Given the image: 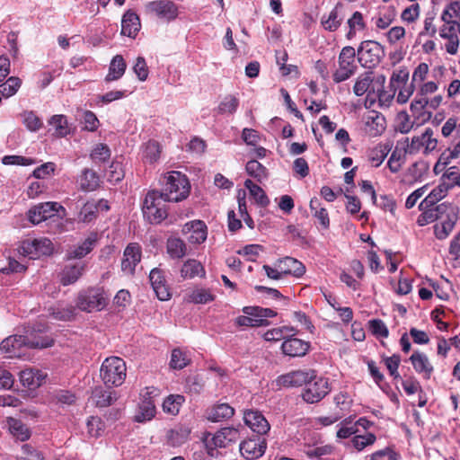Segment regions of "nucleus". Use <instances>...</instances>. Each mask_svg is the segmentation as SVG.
<instances>
[{
	"mask_svg": "<svg viewBox=\"0 0 460 460\" xmlns=\"http://www.w3.org/2000/svg\"><path fill=\"white\" fill-rule=\"evenodd\" d=\"M163 189L160 195L165 200L179 202L185 199L190 193V185L187 177L180 172H171L162 181Z\"/></svg>",
	"mask_w": 460,
	"mask_h": 460,
	"instance_id": "f257e3e1",
	"label": "nucleus"
},
{
	"mask_svg": "<svg viewBox=\"0 0 460 460\" xmlns=\"http://www.w3.org/2000/svg\"><path fill=\"white\" fill-rule=\"evenodd\" d=\"M127 367L125 361L119 357L107 358L100 369V376L108 386H119L126 378Z\"/></svg>",
	"mask_w": 460,
	"mask_h": 460,
	"instance_id": "f03ea898",
	"label": "nucleus"
},
{
	"mask_svg": "<svg viewBox=\"0 0 460 460\" xmlns=\"http://www.w3.org/2000/svg\"><path fill=\"white\" fill-rule=\"evenodd\" d=\"M166 201L160 191H148L142 208L144 217L151 224H160L168 215Z\"/></svg>",
	"mask_w": 460,
	"mask_h": 460,
	"instance_id": "7ed1b4c3",
	"label": "nucleus"
},
{
	"mask_svg": "<svg viewBox=\"0 0 460 460\" xmlns=\"http://www.w3.org/2000/svg\"><path fill=\"white\" fill-rule=\"evenodd\" d=\"M107 305V296L100 288H89L79 292L76 298V307L81 311L91 313L101 311Z\"/></svg>",
	"mask_w": 460,
	"mask_h": 460,
	"instance_id": "20e7f679",
	"label": "nucleus"
},
{
	"mask_svg": "<svg viewBox=\"0 0 460 460\" xmlns=\"http://www.w3.org/2000/svg\"><path fill=\"white\" fill-rule=\"evenodd\" d=\"M358 60L363 67L374 68L385 57V50L381 44L375 40H365L359 45Z\"/></svg>",
	"mask_w": 460,
	"mask_h": 460,
	"instance_id": "39448f33",
	"label": "nucleus"
},
{
	"mask_svg": "<svg viewBox=\"0 0 460 460\" xmlns=\"http://www.w3.org/2000/svg\"><path fill=\"white\" fill-rule=\"evenodd\" d=\"M48 343H38L33 340L24 338V335H12L5 338L0 344V349L9 358H24L27 347L44 346Z\"/></svg>",
	"mask_w": 460,
	"mask_h": 460,
	"instance_id": "423d86ee",
	"label": "nucleus"
},
{
	"mask_svg": "<svg viewBox=\"0 0 460 460\" xmlns=\"http://www.w3.org/2000/svg\"><path fill=\"white\" fill-rule=\"evenodd\" d=\"M356 51L352 47H344L339 55V67L333 73L332 78L335 83H341L352 76L357 71L355 64Z\"/></svg>",
	"mask_w": 460,
	"mask_h": 460,
	"instance_id": "0eeeda50",
	"label": "nucleus"
},
{
	"mask_svg": "<svg viewBox=\"0 0 460 460\" xmlns=\"http://www.w3.org/2000/svg\"><path fill=\"white\" fill-rule=\"evenodd\" d=\"M53 243L48 238L25 240L18 249L19 254L37 259L40 256L50 255L53 252Z\"/></svg>",
	"mask_w": 460,
	"mask_h": 460,
	"instance_id": "6e6552de",
	"label": "nucleus"
},
{
	"mask_svg": "<svg viewBox=\"0 0 460 460\" xmlns=\"http://www.w3.org/2000/svg\"><path fill=\"white\" fill-rule=\"evenodd\" d=\"M433 135L434 132L432 128H427L420 136L413 137L411 143H409V138L407 137L405 139L407 146L404 148V153L416 154L423 148V153L425 155L429 154L435 150L438 146V140L433 137Z\"/></svg>",
	"mask_w": 460,
	"mask_h": 460,
	"instance_id": "1a4fd4ad",
	"label": "nucleus"
},
{
	"mask_svg": "<svg viewBox=\"0 0 460 460\" xmlns=\"http://www.w3.org/2000/svg\"><path fill=\"white\" fill-rule=\"evenodd\" d=\"M330 391L331 389L329 387L327 379L323 377H316L314 375V378L311 381H308L307 385H305V389L302 394V397L305 402L308 403H314L324 398L330 393Z\"/></svg>",
	"mask_w": 460,
	"mask_h": 460,
	"instance_id": "9d476101",
	"label": "nucleus"
},
{
	"mask_svg": "<svg viewBox=\"0 0 460 460\" xmlns=\"http://www.w3.org/2000/svg\"><path fill=\"white\" fill-rule=\"evenodd\" d=\"M239 439V430L233 427H226L218 430L212 438V445L206 443L208 454L210 456H216L217 447H226L230 443H234Z\"/></svg>",
	"mask_w": 460,
	"mask_h": 460,
	"instance_id": "9b49d317",
	"label": "nucleus"
},
{
	"mask_svg": "<svg viewBox=\"0 0 460 460\" xmlns=\"http://www.w3.org/2000/svg\"><path fill=\"white\" fill-rule=\"evenodd\" d=\"M156 392L157 390L153 387H146L141 394L142 400L138 406V411L135 415L137 422H145L155 417V404L153 398L156 395Z\"/></svg>",
	"mask_w": 460,
	"mask_h": 460,
	"instance_id": "f8f14e48",
	"label": "nucleus"
},
{
	"mask_svg": "<svg viewBox=\"0 0 460 460\" xmlns=\"http://www.w3.org/2000/svg\"><path fill=\"white\" fill-rule=\"evenodd\" d=\"M98 243V234L91 232L87 237L66 250V260H80L89 254Z\"/></svg>",
	"mask_w": 460,
	"mask_h": 460,
	"instance_id": "ddd939ff",
	"label": "nucleus"
},
{
	"mask_svg": "<svg viewBox=\"0 0 460 460\" xmlns=\"http://www.w3.org/2000/svg\"><path fill=\"white\" fill-rule=\"evenodd\" d=\"M59 209L64 210V208L57 202L40 203L29 210L28 217L33 225H38L54 217Z\"/></svg>",
	"mask_w": 460,
	"mask_h": 460,
	"instance_id": "4468645a",
	"label": "nucleus"
},
{
	"mask_svg": "<svg viewBox=\"0 0 460 460\" xmlns=\"http://www.w3.org/2000/svg\"><path fill=\"white\" fill-rule=\"evenodd\" d=\"M314 378V370H296L278 377L277 384L284 387H297L307 385L308 381Z\"/></svg>",
	"mask_w": 460,
	"mask_h": 460,
	"instance_id": "2eb2a0df",
	"label": "nucleus"
},
{
	"mask_svg": "<svg viewBox=\"0 0 460 460\" xmlns=\"http://www.w3.org/2000/svg\"><path fill=\"white\" fill-rule=\"evenodd\" d=\"M458 33L460 34L459 22L443 24L439 29V36L448 40L446 49L451 55L457 52L459 47Z\"/></svg>",
	"mask_w": 460,
	"mask_h": 460,
	"instance_id": "dca6fc26",
	"label": "nucleus"
},
{
	"mask_svg": "<svg viewBox=\"0 0 460 460\" xmlns=\"http://www.w3.org/2000/svg\"><path fill=\"white\" fill-rule=\"evenodd\" d=\"M267 448L265 438H250L240 444V452L243 457L252 460L261 457Z\"/></svg>",
	"mask_w": 460,
	"mask_h": 460,
	"instance_id": "f3484780",
	"label": "nucleus"
},
{
	"mask_svg": "<svg viewBox=\"0 0 460 460\" xmlns=\"http://www.w3.org/2000/svg\"><path fill=\"white\" fill-rule=\"evenodd\" d=\"M124 258L121 262V270L128 273L133 274L135 268L141 261V248L136 243H129L124 250Z\"/></svg>",
	"mask_w": 460,
	"mask_h": 460,
	"instance_id": "a211bd4d",
	"label": "nucleus"
},
{
	"mask_svg": "<svg viewBox=\"0 0 460 460\" xmlns=\"http://www.w3.org/2000/svg\"><path fill=\"white\" fill-rule=\"evenodd\" d=\"M310 348V343L298 338L286 339L282 345V352L289 357H304Z\"/></svg>",
	"mask_w": 460,
	"mask_h": 460,
	"instance_id": "6ab92c4d",
	"label": "nucleus"
},
{
	"mask_svg": "<svg viewBox=\"0 0 460 460\" xmlns=\"http://www.w3.org/2000/svg\"><path fill=\"white\" fill-rule=\"evenodd\" d=\"M244 422L247 426L251 428V429L257 434L264 435L266 434L270 426L268 420L264 418V416L255 411H249L244 413Z\"/></svg>",
	"mask_w": 460,
	"mask_h": 460,
	"instance_id": "aec40b11",
	"label": "nucleus"
},
{
	"mask_svg": "<svg viewBox=\"0 0 460 460\" xmlns=\"http://www.w3.org/2000/svg\"><path fill=\"white\" fill-rule=\"evenodd\" d=\"M149 280L157 297L162 301L168 300L170 293L165 285V279L162 270L157 268L153 269L149 274Z\"/></svg>",
	"mask_w": 460,
	"mask_h": 460,
	"instance_id": "412c9836",
	"label": "nucleus"
},
{
	"mask_svg": "<svg viewBox=\"0 0 460 460\" xmlns=\"http://www.w3.org/2000/svg\"><path fill=\"white\" fill-rule=\"evenodd\" d=\"M182 232L183 234H190L188 240L191 243H201L207 238V227L200 220L185 224Z\"/></svg>",
	"mask_w": 460,
	"mask_h": 460,
	"instance_id": "4be33fe9",
	"label": "nucleus"
},
{
	"mask_svg": "<svg viewBox=\"0 0 460 460\" xmlns=\"http://www.w3.org/2000/svg\"><path fill=\"white\" fill-rule=\"evenodd\" d=\"M141 27L137 14L131 10L127 11L121 19V34L135 38Z\"/></svg>",
	"mask_w": 460,
	"mask_h": 460,
	"instance_id": "5701e85b",
	"label": "nucleus"
},
{
	"mask_svg": "<svg viewBox=\"0 0 460 460\" xmlns=\"http://www.w3.org/2000/svg\"><path fill=\"white\" fill-rule=\"evenodd\" d=\"M47 374L39 369L27 368L21 371L20 381L23 386L30 390H33L42 384Z\"/></svg>",
	"mask_w": 460,
	"mask_h": 460,
	"instance_id": "b1692460",
	"label": "nucleus"
},
{
	"mask_svg": "<svg viewBox=\"0 0 460 460\" xmlns=\"http://www.w3.org/2000/svg\"><path fill=\"white\" fill-rule=\"evenodd\" d=\"M148 8L157 16L166 20H172L177 16V8L170 1H154L149 3Z\"/></svg>",
	"mask_w": 460,
	"mask_h": 460,
	"instance_id": "393cba45",
	"label": "nucleus"
},
{
	"mask_svg": "<svg viewBox=\"0 0 460 460\" xmlns=\"http://www.w3.org/2000/svg\"><path fill=\"white\" fill-rule=\"evenodd\" d=\"M341 11L342 4L341 3H338L335 5V7L329 13L328 15H323L321 19V23L323 26L324 30L329 31H335L338 30L343 20Z\"/></svg>",
	"mask_w": 460,
	"mask_h": 460,
	"instance_id": "a878e982",
	"label": "nucleus"
},
{
	"mask_svg": "<svg viewBox=\"0 0 460 460\" xmlns=\"http://www.w3.org/2000/svg\"><path fill=\"white\" fill-rule=\"evenodd\" d=\"M410 360L416 372L422 374L427 379L430 377L433 367L424 353L416 351L411 356Z\"/></svg>",
	"mask_w": 460,
	"mask_h": 460,
	"instance_id": "bb28decb",
	"label": "nucleus"
},
{
	"mask_svg": "<svg viewBox=\"0 0 460 460\" xmlns=\"http://www.w3.org/2000/svg\"><path fill=\"white\" fill-rule=\"evenodd\" d=\"M85 263L83 261L66 266L62 272V284L67 286L76 282L83 275Z\"/></svg>",
	"mask_w": 460,
	"mask_h": 460,
	"instance_id": "cd10ccee",
	"label": "nucleus"
},
{
	"mask_svg": "<svg viewBox=\"0 0 460 460\" xmlns=\"http://www.w3.org/2000/svg\"><path fill=\"white\" fill-rule=\"evenodd\" d=\"M374 81L373 73L371 71L365 72L361 74L356 80V83L353 86V93L357 96H362L365 93H367L369 96L371 92L375 93L376 90L373 87L371 89V84Z\"/></svg>",
	"mask_w": 460,
	"mask_h": 460,
	"instance_id": "c85d7f7f",
	"label": "nucleus"
},
{
	"mask_svg": "<svg viewBox=\"0 0 460 460\" xmlns=\"http://www.w3.org/2000/svg\"><path fill=\"white\" fill-rule=\"evenodd\" d=\"M215 299V296L208 289L196 288L190 289L184 296V300L193 304H207Z\"/></svg>",
	"mask_w": 460,
	"mask_h": 460,
	"instance_id": "c756f323",
	"label": "nucleus"
},
{
	"mask_svg": "<svg viewBox=\"0 0 460 460\" xmlns=\"http://www.w3.org/2000/svg\"><path fill=\"white\" fill-rule=\"evenodd\" d=\"M7 425L10 433L18 440L25 441L30 438L31 431L29 428L20 420L9 417L7 418Z\"/></svg>",
	"mask_w": 460,
	"mask_h": 460,
	"instance_id": "7c9ffc66",
	"label": "nucleus"
},
{
	"mask_svg": "<svg viewBox=\"0 0 460 460\" xmlns=\"http://www.w3.org/2000/svg\"><path fill=\"white\" fill-rule=\"evenodd\" d=\"M279 266L286 268L283 275H293L295 277H301L305 272V267L299 261L292 257H285L278 261Z\"/></svg>",
	"mask_w": 460,
	"mask_h": 460,
	"instance_id": "2f4dec72",
	"label": "nucleus"
},
{
	"mask_svg": "<svg viewBox=\"0 0 460 460\" xmlns=\"http://www.w3.org/2000/svg\"><path fill=\"white\" fill-rule=\"evenodd\" d=\"M93 399L97 407H108L117 400V396L114 391L99 386L93 391Z\"/></svg>",
	"mask_w": 460,
	"mask_h": 460,
	"instance_id": "473e14b6",
	"label": "nucleus"
},
{
	"mask_svg": "<svg viewBox=\"0 0 460 460\" xmlns=\"http://www.w3.org/2000/svg\"><path fill=\"white\" fill-rule=\"evenodd\" d=\"M234 413V410L227 403H220L213 406L208 413V419L213 422L222 421L231 418Z\"/></svg>",
	"mask_w": 460,
	"mask_h": 460,
	"instance_id": "72a5a7b5",
	"label": "nucleus"
},
{
	"mask_svg": "<svg viewBox=\"0 0 460 460\" xmlns=\"http://www.w3.org/2000/svg\"><path fill=\"white\" fill-rule=\"evenodd\" d=\"M449 186L442 183L437 186L420 204V209L435 206L439 200L446 197Z\"/></svg>",
	"mask_w": 460,
	"mask_h": 460,
	"instance_id": "f704fd0d",
	"label": "nucleus"
},
{
	"mask_svg": "<svg viewBox=\"0 0 460 460\" xmlns=\"http://www.w3.org/2000/svg\"><path fill=\"white\" fill-rule=\"evenodd\" d=\"M181 275L183 279L204 277L205 270L199 261L196 260H188L181 267Z\"/></svg>",
	"mask_w": 460,
	"mask_h": 460,
	"instance_id": "c9c22d12",
	"label": "nucleus"
},
{
	"mask_svg": "<svg viewBox=\"0 0 460 460\" xmlns=\"http://www.w3.org/2000/svg\"><path fill=\"white\" fill-rule=\"evenodd\" d=\"M78 181L83 190L93 191L99 185V177L94 171L84 169L79 176Z\"/></svg>",
	"mask_w": 460,
	"mask_h": 460,
	"instance_id": "e433bc0d",
	"label": "nucleus"
},
{
	"mask_svg": "<svg viewBox=\"0 0 460 460\" xmlns=\"http://www.w3.org/2000/svg\"><path fill=\"white\" fill-rule=\"evenodd\" d=\"M126 63L120 55L115 56L110 65L109 74L106 76V81H114L120 78L126 70Z\"/></svg>",
	"mask_w": 460,
	"mask_h": 460,
	"instance_id": "4c0bfd02",
	"label": "nucleus"
},
{
	"mask_svg": "<svg viewBox=\"0 0 460 460\" xmlns=\"http://www.w3.org/2000/svg\"><path fill=\"white\" fill-rule=\"evenodd\" d=\"M168 254L172 259H181L186 254L187 247L185 243L177 237H170L166 243Z\"/></svg>",
	"mask_w": 460,
	"mask_h": 460,
	"instance_id": "58836bf2",
	"label": "nucleus"
},
{
	"mask_svg": "<svg viewBox=\"0 0 460 460\" xmlns=\"http://www.w3.org/2000/svg\"><path fill=\"white\" fill-rule=\"evenodd\" d=\"M161 154L160 145L156 141H148L143 146L142 159L145 163L153 164L156 162Z\"/></svg>",
	"mask_w": 460,
	"mask_h": 460,
	"instance_id": "ea45409f",
	"label": "nucleus"
},
{
	"mask_svg": "<svg viewBox=\"0 0 460 460\" xmlns=\"http://www.w3.org/2000/svg\"><path fill=\"white\" fill-rule=\"evenodd\" d=\"M391 148L392 145L389 143L380 144L373 148L369 153V161L372 165L378 167L384 162Z\"/></svg>",
	"mask_w": 460,
	"mask_h": 460,
	"instance_id": "a19ab883",
	"label": "nucleus"
},
{
	"mask_svg": "<svg viewBox=\"0 0 460 460\" xmlns=\"http://www.w3.org/2000/svg\"><path fill=\"white\" fill-rule=\"evenodd\" d=\"M244 186L249 190L250 195L256 200V202L261 207H267L270 203L264 190L257 184L252 182L251 180L244 181Z\"/></svg>",
	"mask_w": 460,
	"mask_h": 460,
	"instance_id": "79ce46f5",
	"label": "nucleus"
},
{
	"mask_svg": "<svg viewBox=\"0 0 460 460\" xmlns=\"http://www.w3.org/2000/svg\"><path fill=\"white\" fill-rule=\"evenodd\" d=\"M456 220L457 219L453 218L439 220V223L434 226L436 237L439 240L446 239L454 229Z\"/></svg>",
	"mask_w": 460,
	"mask_h": 460,
	"instance_id": "37998d69",
	"label": "nucleus"
},
{
	"mask_svg": "<svg viewBox=\"0 0 460 460\" xmlns=\"http://www.w3.org/2000/svg\"><path fill=\"white\" fill-rule=\"evenodd\" d=\"M24 338L28 340H33L34 341H38V343H48L44 346H39V347H27L28 349H45L51 347L53 345V340L49 338L48 336H42L40 330H36L33 327H29L25 331Z\"/></svg>",
	"mask_w": 460,
	"mask_h": 460,
	"instance_id": "c03bdc74",
	"label": "nucleus"
},
{
	"mask_svg": "<svg viewBox=\"0 0 460 460\" xmlns=\"http://www.w3.org/2000/svg\"><path fill=\"white\" fill-rule=\"evenodd\" d=\"M245 169L250 176L253 177L256 181L260 182L267 179V169L256 160L249 161L246 164Z\"/></svg>",
	"mask_w": 460,
	"mask_h": 460,
	"instance_id": "a18cd8bd",
	"label": "nucleus"
},
{
	"mask_svg": "<svg viewBox=\"0 0 460 460\" xmlns=\"http://www.w3.org/2000/svg\"><path fill=\"white\" fill-rule=\"evenodd\" d=\"M97 207L94 200L84 203L78 215V220L84 223H91L96 219L98 215Z\"/></svg>",
	"mask_w": 460,
	"mask_h": 460,
	"instance_id": "49530a36",
	"label": "nucleus"
},
{
	"mask_svg": "<svg viewBox=\"0 0 460 460\" xmlns=\"http://www.w3.org/2000/svg\"><path fill=\"white\" fill-rule=\"evenodd\" d=\"M439 220L453 218L457 219L458 208L451 203L443 202L434 206Z\"/></svg>",
	"mask_w": 460,
	"mask_h": 460,
	"instance_id": "de8ad7c7",
	"label": "nucleus"
},
{
	"mask_svg": "<svg viewBox=\"0 0 460 460\" xmlns=\"http://www.w3.org/2000/svg\"><path fill=\"white\" fill-rule=\"evenodd\" d=\"M22 81L16 76L9 77L4 84H0V94L8 98L16 93L20 88Z\"/></svg>",
	"mask_w": 460,
	"mask_h": 460,
	"instance_id": "09e8293b",
	"label": "nucleus"
},
{
	"mask_svg": "<svg viewBox=\"0 0 460 460\" xmlns=\"http://www.w3.org/2000/svg\"><path fill=\"white\" fill-rule=\"evenodd\" d=\"M190 429H172L167 433V441L172 447H178L187 441Z\"/></svg>",
	"mask_w": 460,
	"mask_h": 460,
	"instance_id": "8fccbe9b",
	"label": "nucleus"
},
{
	"mask_svg": "<svg viewBox=\"0 0 460 460\" xmlns=\"http://www.w3.org/2000/svg\"><path fill=\"white\" fill-rule=\"evenodd\" d=\"M349 31L347 34L348 39L355 36L357 30H364L366 24L363 20V15L360 12H355L352 16L348 20Z\"/></svg>",
	"mask_w": 460,
	"mask_h": 460,
	"instance_id": "3c124183",
	"label": "nucleus"
},
{
	"mask_svg": "<svg viewBox=\"0 0 460 460\" xmlns=\"http://www.w3.org/2000/svg\"><path fill=\"white\" fill-rule=\"evenodd\" d=\"M243 312L244 314L266 320L277 314V313L270 308H262L260 306H245L243 308Z\"/></svg>",
	"mask_w": 460,
	"mask_h": 460,
	"instance_id": "603ef678",
	"label": "nucleus"
},
{
	"mask_svg": "<svg viewBox=\"0 0 460 460\" xmlns=\"http://www.w3.org/2000/svg\"><path fill=\"white\" fill-rule=\"evenodd\" d=\"M49 124L55 128V133L58 137H65L69 132L67 120L64 115L52 116Z\"/></svg>",
	"mask_w": 460,
	"mask_h": 460,
	"instance_id": "864d4df0",
	"label": "nucleus"
},
{
	"mask_svg": "<svg viewBox=\"0 0 460 460\" xmlns=\"http://www.w3.org/2000/svg\"><path fill=\"white\" fill-rule=\"evenodd\" d=\"M22 121L31 131H38L43 123L41 119L31 111H26L22 114Z\"/></svg>",
	"mask_w": 460,
	"mask_h": 460,
	"instance_id": "5fc2aeb1",
	"label": "nucleus"
},
{
	"mask_svg": "<svg viewBox=\"0 0 460 460\" xmlns=\"http://www.w3.org/2000/svg\"><path fill=\"white\" fill-rule=\"evenodd\" d=\"M294 331L295 330L293 327L288 326L274 328L267 331L264 333L263 338L268 341H276L281 339H285L287 335H288L291 332Z\"/></svg>",
	"mask_w": 460,
	"mask_h": 460,
	"instance_id": "6e6d98bb",
	"label": "nucleus"
},
{
	"mask_svg": "<svg viewBox=\"0 0 460 460\" xmlns=\"http://www.w3.org/2000/svg\"><path fill=\"white\" fill-rule=\"evenodd\" d=\"M235 322L237 325L246 327L267 326L270 324V322L266 319L257 318L248 314L237 317Z\"/></svg>",
	"mask_w": 460,
	"mask_h": 460,
	"instance_id": "4d7b16f0",
	"label": "nucleus"
},
{
	"mask_svg": "<svg viewBox=\"0 0 460 460\" xmlns=\"http://www.w3.org/2000/svg\"><path fill=\"white\" fill-rule=\"evenodd\" d=\"M239 105V101L236 97L233 95H227L224 98V100L220 102L217 107V111L221 114L230 113L233 114L237 110Z\"/></svg>",
	"mask_w": 460,
	"mask_h": 460,
	"instance_id": "13d9d810",
	"label": "nucleus"
},
{
	"mask_svg": "<svg viewBox=\"0 0 460 460\" xmlns=\"http://www.w3.org/2000/svg\"><path fill=\"white\" fill-rule=\"evenodd\" d=\"M190 362L186 354L180 349H174L172 351L170 366L174 369H182Z\"/></svg>",
	"mask_w": 460,
	"mask_h": 460,
	"instance_id": "bf43d9fd",
	"label": "nucleus"
},
{
	"mask_svg": "<svg viewBox=\"0 0 460 460\" xmlns=\"http://www.w3.org/2000/svg\"><path fill=\"white\" fill-rule=\"evenodd\" d=\"M106 176L108 181L111 182H118L121 181L124 177V171L121 163L118 161L112 162L106 171Z\"/></svg>",
	"mask_w": 460,
	"mask_h": 460,
	"instance_id": "052dcab7",
	"label": "nucleus"
},
{
	"mask_svg": "<svg viewBox=\"0 0 460 460\" xmlns=\"http://www.w3.org/2000/svg\"><path fill=\"white\" fill-rule=\"evenodd\" d=\"M111 156V150L107 145L99 144L91 153V158L95 163H103Z\"/></svg>",
	"mask_w": 460,
	"mask_h": 460,
	"instance_id": "680f3d73",
	"label": "nucleus"
},
{
	"mask_svg": "<svg viewBox=\"0 0 460 460\" xmlns=\"http://www.w3.org/2000/svg\"><path fill=\"white\" fill-rule=\"evenodd\" d=\"M395 11L394 8H387L379 13V17L376 21V25L379 29H386L394 21Z\"/></svg>",
	"mask_w": 460,
	"mask_h": 460,
	"instance_id": "e2e57ef3",
	"label": "nucleus"
},
{
	"mask_svg": "<svg viewBox=\"0 0 460 460\" xmlns=\"http://www.w3.org/2000/svg\"><path fill=\"white\" fill-rule=\"evenodd\" d=\"M304 452L309 458H320L323 456L332 454V447L328 445L316 447L305 446Z\"/></svg>",
	"mask_w": 460,
	"mask_h": 460,
	"instance_id": "0e129e2a",
	"label": "nucleus"
},
{
	"mask_svg": "<svg viewBox=\"0 0 460 460\" xmlns=\"http://www.w3.org/2000/svg\"><path fill=\"white\" fill-rule=\"evenodd\" d=\"M376 441V436L372 433L366 435H357L352 438L353 446L358 450H363L366 447L372 445Z\"/></svg>",
	"mask_w": 460,
	"mask_h": 460,
	"instance_id": "69168bd1",
	"label": "nucleus"
},
{
	"mask_svg": "<svg viewBox=\"0 0 460 460\" xmlns=\"http://www.w3.org/2000/svg\"><path fill=\"white\" fill-rule=\"evenodd\" d=\"M75 307L67 305L66 307H57L53 309L52 315L56 320L68 321L75 316Z\"/></svg>",
	"mask_w": 460,
	"mask_h": 460,
	"instance_id": "338daca9",
	"label": "nucleus"
},
{
	"mask_svg": "<svg viewBox=\"0 0 460 460\" xmlns=\"http://www.w3.org/2000/svg\"><path fill=\"white\" fill-rule=\"evenodd\" d=\"M368 324L374 335L382 338L388 337V329L382 320L373 319L368 322Z\"/></svg>",
	"mask_w": 460,
	"mask_h": 460,
	"instance_id": "774afa93",
	"label": "nucleus"
}]
</instances>
